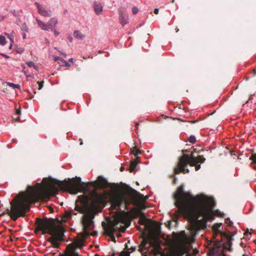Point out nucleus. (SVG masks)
Masks as SVG:
<instances>
[{
  "mask_svg": "<svg viewBox=\"0 0 256 256\" xmlns=\"http://www.w3.org/2000/svg\"><path fill=\"white\" fill-rule=\"evenodd\" d=\"M108 180L102 176H98L97 180L86 184L81 182V178L76 177L69 181L56 180L54 183L50 182L47 188L40 186L36 189L28 186L30 192L26 194L18 195L10 202L11 210L10 216L12 220H16L18 218L24 216L30 210V206L38 200L42 196L46 198L54 196L58 192V188L72 194H76L78 192H90V187L95 190L106 188L110 186Z\"/></svg>",
  "mask_w": 256,
  "mask_h": 256,
  "instance_id": "nucleus-1",
  "label": "nucleus"
},
{
  "mask_svg": "<svg viewBox=\"0 0 256 256\" xmlns=\"http://www.w3.org/2000/svg\"><path fill=\"white\" fill-rule=\"evenodd\" d=\"M174 204L180 214L184 216L194 228L206 226V221L212 217V208L214 204L212 197L200 194L193 196L184 190L180 186L174 194Z\"/></svg>",
  "mask_w": 256,
  "mask_h": 256,
  "instance_id": "nucleus-2",
  "label": "nucleus"
},
{
  "mask_svg": "<svg viewBox=\"0 0 256 256\" xmlns=\"http://www.w3.org/2000/svg\"><path fill=\"white\" fill-rule=\"evenodd\" d=\"M82 206H76L75 210L83 214L82 223L84 230L88 234V231L94 228L93 220L95 216L101 211L102 207L104 206L106 200L104 196L100 194L94 192L92 194L91 202L88 203L87 198L82 199L78 196Z\"/></svg>",
  "mask_w": 256,
  "mask_h": 256,
  "instance_id": "nucleus-3",
  "label": "nucleus"
},
{
  "mask_svg": "<svg viewBox=\"0 0 256 256\" xmlns=\"http://www.w3.org/2000/svg\"><path fill=\"white\" fill-rule=\"evenodd\" d=\"M36 229L41 231L43 234H48L52 236L48 241L56 248L60 246L58 240H62L64 236V229L60 226L56 225L52 220L48 219L42 220L37 218L36 220Z\"/></svg>",
  "mask_w": 256,
  "mask_h": 256,
  "instance_id": "nucleus-4",
  "label": "nucleus"
},
{
  "mask_svg": "<svg viewBox=\"0 0 256 256\" xmlns=\"http://www.w3.org/2000/svg\"><path fill=\"white\" fill-rule=\"evenodd\" d=\"M206 159L202 156H198L196 157L193 156L192 154H184L178 158V162L176 167L174 169L175 174H180V172L186 174L189 172V170L186 168L188 164L191 166H195V170L198 171L200 168V164L198 163H203Z\"/></svg>",
  "mask_w": 256,
  "mask_h": 256,
  "instance_id": "nucleus-5",
  "label": "nucleus"
},
{
  "mask_svg": "<svg viewBox=\"0 0 256 256\" xmlns=\"http://www.w3.org/2000/svg\"><path fill=\"white\" fill-rule=\"evenodd\" d=\"M152 245V243H148L146 240H143L140 245V250L142 254L149 252L154 256H174L170 252L164 250L160 246H152L150 250Z\"/></svg>",
  "mask_w": 256,
  "mask_h": 256,
  "instance_id": "nucleus-6",
  "label": "nucleus"
},
{
  "mask_svg": "<svg viewBox=\"0 0 256 256\" xmlns=\"http://www.w3.org/2000/svg\"><path fill=\"white\" fill-rule=\"evenodd\" d=\"M110 202L111 208L114 210H120V207L123 204H124V207L126 206L125 200L124 196L120 194H112L110 197Z\"/></svg>",
  "mask_w": 256,
  "mask_h": 256,
  "instance_id": "nucleus-7",
  "label": "nucleus"
},
{
  "mask_svg": "<svg viewBox=\"0 0 256 256\" xmlns=\"http://www.w3.org/2000/svg\"><path fill=\"white\" fill-rule=\"evenodd\" d=\"M118 222L114 224H106L104 222H102V226L104 230L105 233L109 236L113 242H116L114 237V232L117 228Z\"/></svg>",
  "mask_w": 256,
  "mask_h": 256,
  "instance_id": "nucleus-8",
  "label": "nucleus"
},
{
  "mask_svg": "<svg viewBox=\"0 0 256 256\" xmlns=\"http://www.w3.org/2000/svg\"><path fill=\"white\" fill-rule=\"evenodd\" d=\"M34 4L37 8L38 14L44 17H50L52 16V12L50 9H46L44 6H42L38 2H36Z\"/></svg>",
  "mask_w": 256,
  "mask_h": 256,
  "instance_id": "nucleus-9",
  "label": "nucleus"
},
{
  "mask_svg": "<svg viewBox=\"0 0 256 256\" xmlns=\"http://www.w3.org/2000/svg\"><path fill=\"white\" fill-rule=\"evenodd\" d=\"M214 201H215V200H214ZM215 206H216V202H214V206H212V207L211 208L212 217L210 218H209L206 221V223H205L206 226L204 227V228H201V226L198 225V226L200 228H198V229H196V228H194L190 224L191 228L192 230L195 231V232H198L200 230H202V229L204 230V229L206 228L207 222L209 220H212L214 219V215H216V216H220V212L218 210H216L214 211L212 210H213Z\"/></svg>",
  "mask_w": 256,
  "mask_h": 256,
  "instance_id": "nucleus-10",
  "label": "nucleus"
},
{
  "mask_svg": "<svg viewBox=\"0 0 256 256\" xmlns=\"http://www.w3.org/2000/svg\"><path fill=\"white\" fill-rule=\"evenodd\" d=\"M59 256H80V255L72 246H67L64 252L60 254Z\"/></svg>",
  "mask_w": 256,
  "mask_h": 256,
  "instance_id": "nucleus-11",
  "label": "nucleus"
},
{
  "mask_svg": "<svg viewBox=\"0 0 256 256\" xmlns=\"http://www.w3.org/2000/svg\"><path fill=\"white\" fill-rule=\"evenodd\" d=\"M68 246H72L75 250H77V248H83L84 246V240L82 238H78Z\"/></svg>",
  "mask_w": 256,
  "mask_h": 256,
  "instance_id": "nucleus-12",
  "label": "nucleus"
},
{
  "mask_svg": "<svg viewBox=\"0 0 256 256\" xmlns=\"http://www.w3.org/2000/svg\"><path fill=\"white\" fill-rule=\"evenodd\" d=\"M119 20L123 26L128 22V16L127 14L122 10L119 11Z\"/></svg>",
  "mask_w": 256,
  "mask_h": 256,
  "instance_id": "nucleus-13",
  "label": "nucleus"
},
{
  "mask_svg": "<svg viewBox=\"0 0 256 256\" xmlns=\"http://www.w3.org/2000/svg\"><path fill=\"white\" fill-rule=\"evenodd\" d=\"M94 8L97 15L101 14L103 10V6L101 3L96 2H94Z\"/></svg>",
  "mask_w": 256,
  "mask_h": 256,
  "instance_id": "nucleus-14",
  "label": "nucleus"
},
{
  "mask_svg": "<svg viewBox=\"0 0 256 256\" xmlns=\"http://www.w3.org/2000/svg\"><path fill=\"white\" fill-rule=\"evenodd\" d=\"M36 21L37 22V24L38 26L42 30H52V27H50L48 24H45L44 22H42L40 20L36 18Z\"/></svg>",
  "mask_w": 256,
  "mask_h": 256,
  "instance_id": "nucleus-15",
  "label": "nucleus"
},
{
  "mask_svg": "<svg viewBox=\"0 0 256 256\" xmlns=\"http://www.w3.org/2000/svg\"><path fill=\"white\" fill-rule=\"evenodd\" d=\"M140 162L138 160H136L134 161H132L130 162V172H132L135 170L138 164Z\"/></svg>",
  "mask_w": 256,
  "mask_h": 256,
  "instance_id": "nucleus-16",
  "label": "nucleus"
},
{
  "mask_svg": "<svg viewBox=\"0 0 256 256\" xmlns=\"http://www.w3.org/2000/svg\"><path fill=\"white\" fill-rule=\"evenodd\" d=\"M130 154H134L136 158V160H138V155L141 153L140 151L138 150L136 146H134L131 148Z\"/></svg>",
  "mask_w": 256,
  "mask_h": 256,
  "instance_id": "nucleus-17",
  "label": "nucleus"
},
{
  "mask_svg": "<svg viewBox=\"0 0 256 256\" xmlns=\"http://www.w3.org/2000/svg\"><path fill=\"white\" fill-rule=\"evenodd\" d=\"M222 224L221 223H216L212 227L214 232V234H221L222 232L219 230Z\"/></svg>",
  "mask_w": 256,
  "mask_h": 256,
  "instance_id": "nucleus-18",
  "label": "nucleus"
},
{
  "mask_svg": "<svg viewBox=\"0 0 256 256\" xmlns=\"http://www.w3.org/2000/svg\"><path fill=\"white\" fill-rule=\"evenodd\" d=\"M58 24V20L56 18H51L48 22V25L52 27V29L53 28V25L55 26Z\"/></svg>",
  "mask_w": 256,
  "mask_h": 256,
  "instance_id": "nucleus-19",
  "label": "nucleus"
},
{
  "mask_svg": "<svg viewBox=\"0 0 256 256\" xmlns=\"http://www.w3.org/2000/svg\"><path fill=\"white\" fill-rule=\"evenodd\" d=\"M74 36L76 38L80 40H82L85 37L84 35L82 34L79 30H75Z\"/></svg>",
  "mask_w": 256,
  "mask_h": 256,
  "instance_id": "nucleus-20",
  "label": "nucleus"
},
{
  "mask_svg": "<svg viewBox=\"0 0 256 256\" xmlns=\"http://www.w3.org/2000/svg\"><path fill=\"white\" fill-rule=\"evenodd\" d=\"M250 160H252L250 166L252 164H256V152L252 153L249 158Z\"/></svg>",
  "mask_w": 256,
  "mask_h": 256,
  "instance_id": "nucleus-21",
  "label": "nucleus"
},
{
  "mask_svg": "<svg viewBox=\"0 0 256 256\" xmlns=\"http://www.w3.org/2000/svg\"><path fill=\"white\" fill-rule=\"evenodd\" d=\"M6 36H7V38H8L10 41V42L12 43H14V32H11L10 34H7V33H5L4 34Z\"/></svg>",
  "mask_w": 256,
  "mask_h": 256,
  "instance_id": "nucleus-22",
  "label": "nucleus"
},
{
  "mask_svg": "<svg viewBox=\"0 0 256 256\" xmlns=\"http://www.w3.org/2000/svg\"><path fill=\"white\" fill-rule=\"evenodd\" d=\"M7 84L9 86H10L14 89H15V88L20 89V86L18 84H14V83L10 82H8Z\"/></svg>",
  "mask_w": 256,
  "mask_h": 256,
  "instance_id": "nucleus-23",
  "label": "nucleus"
},
{
  "mask_svg": "<svg viewBox=\"0 0 256 256\" xmlns=\"http://www.w3.org/2000/svg\"><path fill=\"white\" fill-rule=\"evenodd\" d=\"M6 44V38L2 35H0V45L4 46Z\"/></svg>",
  "mask_w": 256,
  "mask_h": 256,
  "instance_id": "nucleus-24",
  "label": "nucleus"
},
{
  "mask_svg": "<svg viewBox=\"0 0 256 256\" xmlns=\"http://www.w3.org/2000/svg\"><path fill=\"white\" fill-rule=\"evenodd\" d=\"M188 142L191 144H194L196 142V137L193 135L190 136L188 138Z\"/></svg>",
  "mask_w": 256,
  "mask_h": 256,
  "instance_id": "nucleus-25",
  "label": "nucleus"
},
{
  "mask_svg": "<svg viewBox=\"0 0 256 256\" xmlns=\"http://www.w3.org/2000/svg\"><path fill=\"white\" fill-rule=\"evenodd\" d=\"M130 252L128 251H122L118 256H130Z\"/></svg>",
  "mask_w": 256,
  "mask_h": 256,
  "instance_id": "nucleus-26",
  "label": "nucleus"
},
{
  "mask_svg": "<svg viewBox=\"0 0 256 256\" xmlns=\"http://www.w3.org/2000/svg\"><path fill=\"white\" fill-rule=\"evenodd\" d=\"M130 252L128 251H122L118 256H130Z\"/></svg>",
  "mask_w": 256,
  "mask_h": 256,
  "instance_id": "nucleus-27",
  "label": "nucleus"
},
{
  "mask_svg": "<svg viewBox=\"0 0 256 256\" xmlns=\"http://www.w3.org/2000/svg\"><path fill=\"white\" fill-rule=\"evenodd\" d=\"M130 252L128 251H122L118 256H130Z\"/></svg>",
  "mask_w": 256,
  "mask_h": 256,
  "instance_id": "nucleus-28",
  "label": "nucleus"
},
{
  "mask_svg": "<svg viewBox=\"0 0 256 256\" xmlns=\"http://www.w3.org/2000/svg\"><path fill=\"white\" fill-rule=\"evenodd\" d=\"M22 30H24V32H28V28L26 23H24L22 24Z\"/></svg>",
  "mask_w": 256,
  "mask_h": 256,
  "instance_id": "nucleus-29",
  "label": "nucleus"
},
{
  "mask_svg": "<svg viewBox=\"0 0 256 256\" xmlns=\"http://www.w3.org/2000/svg\"><path fill=\"white\" fill-rule=\"evenodd\" d=\"M146 219L144 218H141L138 220L139 224L141 225H145L146 224Z\"/></svg>",
  "mask_w": 256,
  "mask_h": 256,
  "instance_id": "nucleus-30",
  "label": "nucleus"
},
{
  "mask_svg": "<svg viewBox=\"0 0 256 256\" xmlns=\"http://www.w3.org/2000/svg\"><path fill=\"white\" fill-rule=\"evenodd\" d=\"M26 64L30 68H32V67L34 68L35 67L34 63L32 61H29V62H26Z\"/></svg>",
  "mask_w": 256,
  "mask_h": 256,
  "instance_id": "nucleus-31",
  "label": "nucleus"
},
{
  "mask_svg": "<svg viewBox=\"0 0 256 256\" xmlns=\"http://www.w3.org/2000/svg\"><path fill=\"white\" fill-rule=\"evenodd\" d=\"M226 223L228 224L229 226H232V222L230 220V218H226Z\"/></svg>",
  "mask_w": 256,
  "mask_h": 256,
  "instance_id": "nucleus-32",
  "label": "nucleus"
},
{
  "mask_svg": "<svg viewBox=\"0 0 256 256\" xmlns=\"http://www.w3.org/2000/svg\"><path fill=\"white\" fill-rule=\"evenodd\" d=\"M132 12L133 14H136L138 12V9L137 7L134 6L132 8Z\"/></svg>",
  "mask_w": 256,
  "mask_h": 256,
  "instance_id": "nucleus-33",
  "label": "nucleus"
},
{
  "mask_svg": "<svg viewBox=\"0 0 256 256\" xmlns=\"http://www.w3.org/2000/svg\"><path fill=\"white\" fill-rule=\"evenodd\" d=\"M62 60L63 58L59 57V56H54V62H56L58 61V60H61L62 62Z\"/></svg>",
  "mask_w": 256,
  "mask_h": 256,
  "instance_id": "nucleus-34",
  "label": "nucleus"
},
{
  "mask_svg": "<svg viewBox=\"0 0 256 256\" xmlns=\"http://www.w3.org/2000/svg\"><path fill=\"white\" fill-rule=\"evenodd\" d=\"M43 83H44V82H38V90H40L42 88Z\"/></svg>",
  "mask_w": 256,
  "mask_h": 256,
  "instance_id": "nucleus-35",
  "label": "nucleus"
},
{
  "mask_svg": "<svg viewBox=\"0 0 256 256\" xmlns=\"http://www.w3.org/2000/svg\"><path fill=\"white\" fill-rule=\"evenodd\" d=\"M11 12L13 14V15H14V16H16V17L18 16V14H16V10H12V11Z\"/></svg>",
  "mask_w": 256,
  "mask_h": 256,
  "instance_id": "nucleus-36",
  "label": "nucleus"
},
{
  "mask_svg": "<svg viewBox=\"0 0 256 256\" xmlns=\"http://www.w3.org/2000/svg\"><path fill=\"white\" fill-rule=\"evenodd\" d=\"M0 55L6 58H10L9 56L4 54H0Z\"/></svg>",
  "mask_w": 256,
  "mask_h": 256,
  "instance_id": "nucleus-37",
  "label": "nucleus"
},
{
  "mask_svg": "<svg viewBox=\"0 0 256 256\" xmlns=\"http://www.w3.org/2000/svg\"><path fill=\"white\" fill-rule=\"evenodd\" d=\"M59 52L60 54L62 55L64 58L66 57V53H64L61 51H59Z\"/></svg>",
  "mask_w": 256,
  "mask_h": 256,
  "instance_id": "nucleus-38",
  "label": "nucleus"
},
{
  "mask_svg": "<svg viewBox=\"0 0 256 256\" xmlns=\"http://www.w3.org/2000/svg\"><path fill=\"white\" fill-rule=\"evenodd\" d=\"M54 34L56 36H57L60 34V32L58 31H57L56 30H54Z\"/></svg>",
  "mask_w": 256,
  "mask_h": 256,
  "instance_id": "nucleus-39",
  "label": "nucleus"
},
{
  "mask_svg": "<svg viewBox=\"0 0 256 256\" xmlns=\"http://www.w3.org/2000/svg\"><path fill=\"white\" fill-rule=\"evenodd\" d=\"M62 62H64V65L66 66H69L70 64H68V63L65 60H64V59L62 60Z\"/></svg>",
  "mask_w": 256,
  "mask_h": 256,
  "instance_id": "nucleus-40",
  "label": "nucleus"
},
{
  "mask_svg": "<svg viewBox=\"0 0 256 256\" xmlns=\"http://www.w3.org/2000/svg\"><path fill=\"white\" fill-rule=\"evenodd\" d=\"M159 10L158 8H155L154 10V13L156 14H158Z\"/></svg>",
  "mask_w": 256,
  "mask_h": 256,
  "instance_id": "nucleus-41",
  "label": "nucleus"
},
{
  "mask_svg": "<svg viewBox=\"0 0 256 256\" xmlns=\"http://www.w3.org/2000/svg\"><path fill=\"white\" fill-rule=\"evenodd\" d=\"M66 218H70L72 216V214H70V213H67V214H66Z\"/></svg>",
  "mask_w": 256,
  "mask_h": 256,
  "instance_id": "nucleus-42",
  "label": "nucleus"
},
{
  "mask_svg": "<svg viewBox=\"0 0 256 256\" xmlns=\"http://www.w3.org/2000/svg\"><path fill=\"white\" fill-rule=\"evenodd\" d=\"M68 39L70 42H72V38L71 36H68Z\"/></svg>",
  "mask_w": 256,
  "mask_h": 256,
  "instance_id": "nucleus-43",
  "label": "nucleus"
},
{
  "mask_svg": "<svg viewBox=\"0 0 256 256\" xmlns=\"http://www.w3.org/2000/svg\"><path fill=\"white\" fill-rule=\"evenodd\" d=\"M16 114H20V109H18V110H16Z\"/></svg>",
  "mask_w": 256,
  "mask_h": 256,
  "instance_id": "nucleus-44",
  "label": "nucleus"
},
{
  "mask_svg": "<svg viewBox=\"0 0 256 256\" xmlns=\"http://www.w3.org/2000/svg\"><path fill=\"white\" fill-rule=\"evenodd\" d=\"M42 182L44 183H46L48 182V180L46 178H44Z\"/></svg>",
  "mask_w": 256,
  "mask_h": 256,
  "instance_id": "nucleus-45",
  "label": "nucleus"
},
{
  "mask_svg": "<svg viewBox=\"0 0 256 256\" xmlns=\"http://www.w3.org/2000/svg\"><path fill=\"white\" fill-rule=\"evenodd\" d=\"M26 38V33L24 32L23 34H22V38L23 39H25Z\"/></svg>",
  "mask_w": 256,
  "mask_h": 256,
  "instance_id": "nucleus-46",
  "label": "nucleus"
},
{
  "mask_svg": "<svg viewBox=\"0 0 256 256\" xmlns=\"http://www.w3.org/2000/svg\"><path fill=\"white\" fill-rule=\"evenodd\" d=\"M13 44H14V43L10 42V45L9 46V49L10 50H11L12 48Z\"/></svg>",
  "mask_w": 256,
  "mask_h": 256,
  "instance_id": "nucleus-47",
  "label": "nucleus"
},
{
  "mask_svg": "<svg viewBox=\"0 0 256 256\" xmlns=\"http://www.w3.org/2000/svg\"><path fill=\"white\" fill-rule=\"evenodd\" d=\"M120 230H121L122 232H124V231L126 230V228H125L124 226H122V229Z\"/></svg>",
  "mask_w": 256,
  "mask_h": 256,
  "instance_id": "nucleus-48",
  "label": "nucleus"
},
{
  "mask_svg": "<svg viewBox=\"0 0 256 256\" xmlns=\"http://www.w3.org/2000/svg\"><path fill=\"white\" fill-rule=\"evenodd\" d=\"M124 167H123V166H121V167H120V170L121 172L124 171Z\"/></svg>",
  "mask_w": 256,
  "mask_h": 256,
  "instance_id": "nucleus-49",
  "label": "nucleus"
},
{
  "mask_svg": "<svg viewBox=\"0 0 256 256\" xmlns=\"http://www.w3.org/2000/svg\"><path fill=\"white\" fill-rule=\"evenodd\" d=\"M197 121L196 120H192L190 121V122L192 124L196 123Z\"/></svg>",
  "mask_w": 256,
  "mask_h": 256,
  "instance_id": "nucleus-50",
  "label": "nucleus"
},
{
  "mask_svg": "<svg viewBox=\"0 0 256 256\" xmlns=\"http://www.w3.org/2000/svg\"><path fill=\"white\" fill-rule=\"evenodd\" d=\"M176 178H174V180H173V182H174V184H176Z\"/></svg>",
  "mask_w": 256,
  "mask_h": 256,
  "instance_id": "nucleus-51",
  "label": "nucleus"
},
{
  "mask_svg": "<svg viewBox=\"0 0 256 256\" xmlns=\"http://www.w3.org/2000/svg\"><path fill=\"white\" fill-rule=\"evenodd\" d=\"M64 14H66L68 12V10H64Z\"/></svg>",
  "mask_w": 256,
  "mask_h": 256,
  "instance_id": "nucleus-52",
  "label": "nucleus"
},
{
  "mask_svg": "<svg viewBox=\"0 0 256 256\" xmlns=\"http://www.w3.org/2000/svg\"><path fill=\"white\" fill-rule=\"evenodd\" d=\"M108 256H115V254H114L113 253V254L109 255Z\"/></svg>",
  "mask_w": 256,
  "mask_h": 256,
  "instance_id": "nucleus-53",
  "label": "nucleus"
},
{
  "mask_svg": "<svg viewBox=\"0 0 256 256\" xmlns=\"http://www.w3.org/2000/svg\"><path fill=\"white\" fill-rule=\"evenodd\" d=\"M72 60H73V58H70V59L69 60V61H70V62H72Z\"/></svg>",
  "mask_w": 256,
  "mask_h": 256,
  "instance_id": "nucleus-54",
  "label": "nucleus"
},
{
  "mask_svg": "<svg viewBox=\"0 0 256 256\" xmlns=\"http://www.w3.org/2000/svg\"><path fill=\"white\" fill-rule=\"evenodd\" d=\"M252 168L256 170V166H253Z\"/></svg>",
  "mask_w": 256,
  "mask_h": 256,
  "instance_id": "nucleus-55",
  "label": "nucleus"
},
{
  "mask_svg": "<svg viewBox=\"0 0 256 256\" xmlns=\"http://www.w3.org/2000/svg\"><path fill=\"white\" fill-rule=\"evenodd\" d=\"M254 74H256V70H254Z\"/></svg>",
  "mask_w": 256,
  "mask_h": 256,
  "instance_id": "nucleus-56",
  "label": "nucleus"
},
{
  "mask_svg": "<svg viewBox=\"0 0 256 256\" xmlns=\"http://www.w3.org/2000/svg\"><path fill=\"white\" fill-rule=\"evenodd\" d=\"M138 123H136V128H138Z\"/></svg>",
  "mask_w": 256,
  "mask_h": 256,
  "instance_id": "nucleus-57",
  "label": "nucleus"
},
{
  "mask_svg": "<svg viewBox=\"0 0 256 256\" xmlns=\"http://www.w3.org/2000/svg\"><path fill=\"white\" fill-rule=\"evenodd\" d=\"M176 32H178V28H176Z\"/></svg>",
  "mask_w": 256,
  "mask_h": 256,
  "instance_id": "nucleus-58",
  "label": "nucleus"
},
{
  "mask_svg": "<svg viewBox=\"0 0 256 256\" xmlns=\"http://www.w3.org/2000/svg\"><path fill=\"white\" fill-rule=\"evenodd\" d=\"M82 144V142H81L80 143V144Z\"/></svg>",
  "mask_w": 256,
  "mask_h": 256,
  "instance_id": "nucleus-59",
  "label": "nucleus"
}]
</instances>
